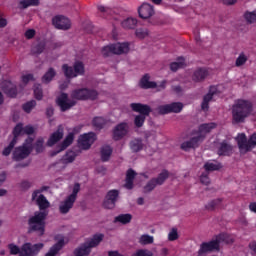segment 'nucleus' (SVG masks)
<instances>
[{
  "label": "nucleus",
  "mask_w": 256,
  "mask_h": 256,
  "mask_svg": "<svg viewBox=\"0 0 256 256\" xmlns=\"http://www.w3.org/2000/svg\"><path fill=\"white\" fill-rule=\"evenodd\" d=\"M98 93L95 90H89L87 88L76 89L72 92V100L69 99L67 94L62 93L58 96L56 103L60 106L61 111H67L71 107L75 106L77 101H85L87 99L94 100L97 97Z\"/></svg>",
  "instance_id": "obj_1"
},
{
  "label": "nucleus",
  "mask_w": 256,
  "mask_h": 256,
  "mask_svg": "<svg viewBox=\"0 0 256 256\" xmlns=\"http://www.w3.org/2000/svg\"><path fill=\"white\" fill-rule=\"evenodd\" d=\"M253 113V103L249 100L238 99L232 106L233 123H245V119Z\"/></svg>",
  "instance_id": "obj_2"
},
{
  "label": "nucleus",
  "mask_w": 256,
  "mask_h": 256,
  "mask_svg": "<svg viewBox=\"0 0 256 256\" xmlns=\"http://www.w3.org/2000/svg\"><path fill=\"white\" fill-rule=\"evenodd\" d=\"M49 215V211H36L28 219V226L30 231H36L38 235H45V220Z\"/></svg>",
  "instance_id": "obj_3"
},
{
  "label": "nucleus",
  "mask_w": 256,
  "mask_h": 256,
  "mask_svg": "<svg viewBox=\"0 0 256 256\" xmlns=\"http://www.w3.org/2000/svg\"><path fill=\"white\" fill-rule=\"evenodd\" d=\"M13 133L14 138L11 140L9 145L5 146L2 150V155L4 157H9V155H11L13 148L17 145V137H21L22 135H33V133H35V128H33V126L23 127V124H18L14 128Z\"/></svg>",
  "instance_id": "obj_4"
},
{
  "label": "nucleus",
  "mask_w": 256,
  "mask_h": 256,
  "mask_svg": "<svg viewBox=\"0 0 256 256\" xmlns=\"http://www.w3.org/2000/svg\"><path fill=\"white\" fill-rule=\"evenodd\" d=\"M70 194L60 202L59 211L62 215H67L72 209L73 205H75V201H77V194L81 191V185L79 183H75L70 186Z\"/></svg>",
  "instance_id": "obj_5"
},
{
  "label": "nucleus",
  "mask_w": 256,
  "mask_h": 256,
  "mask_svg": "<svg viewBox=\"0 0 256 256\" xmlns=\"http://www.w3.org/2000/svg\"><path fill=\"white\" fill-rule=\"evenodd\" d=\"M235 141L237 142L240 153L245 155V153H249V151L256 147V132L253 133L248 140L245 133H240L235 138Z\"/></svg>",
  "instance_id": "obj_6"
},
{
  "label": "nucleus",
  "mask_w": 256,
  "mask_h": 256,
  "mask_svg": "<svg viewBox=\"0 0 256 256\" xmlns=\"http://www.w3.org/2000/svg\"><path fill=\"white\" fill-rule=\"evenodd\" d=\"M31 151H33V138L28 137L25 139L23 145L14 149L12 159L14 161H23V159H27L31 155Z\"/></svg>",
  "instance_id": "obj_7"
},
{
  "label": "nucleus",
  "mask_w": 256,
  "mask_h": 256,
  "mask_svg": "<svg viewBox=\"0 0 256 256\" xmlns=\"http://www.w3.org/2000/svg\"><path fill=\"white\" fill-rule=\"evenodd\" d=\"M130 49L131 48L129 47L128 42H118L115 44L104 46L101 49V55H103V57H109V55H123L125 53H129Z\"/></svg>",
  "instance_id": "obj_8"
},
{
  "label": "nucleus",
  "mask_w": 256,
  "mask_h": 256,
  "mask_svg": "<svg viewBox=\"0 0 256 256\" xmlns=\"http://www.w3.org/2000/svg\"><path fill=\"white\" fill-rule=\"evenodd\" d=\"M62 71L68 79H73L79 77V75H85V64L81 61H75L73 67L64 64L62 66Z\"/></svg>",
  "instance_id": "obj_9"
},
{
  "label": "nucleus",
  "mask_w": 256,
  "mask_h": 256,
  "mask_svg": "<svg viewBox=\"0 0 256 256\" xmlns=\"http://www.w3.org/2000/svg\"><path fill=\"white\" fill-rule=\"evenodd\" d=\"M221 239H223V236H216L211 241L202 243L198 251L199 256L204 255L205 253H212V251H219Z\"/></svg>",
  "instance_id": "obj_10"
},
{
  "label": "nucleus",
  "mask_w": 256,
  "mask_h": 256,
  "mask_svg": "<svg viewBox=\"0 0 256 256\" xmlns=\"http://www.w3.org/2000/svg\"><path fill=\"white\" fill-rule=\"evenodd\" d=\"M139 87H141V89H157V91H161L167 87V81H162L157 84L155 81H151L149 74H145L139 81Z\"/></svg>",
  "instance_id": "obj_11"
},
{
  "label": "nucleus",
  "mask_w": 256,
  "mask_h": 256,
  "mask_svg": "<svg viewBox=\"0 0 256 256\" xmlns=\"http://www.w3.org/2000/svg\"><path fill=\"white\" fill-rule=\"evenodd\" d=\"M169 179V172L167 170H163L157 178L151 179L144 187L145 193H149L150 191H153L155 187L158 185H163L165 181Z\"/></svg>",
  "instance_id": "obj_12"
},
{
  "label": "nucleus",
  "mask_w": 256,
  "mask_h": 256,
  "mask_svg": "<svg viewBox=\"0 0 256 256\" xmlns=\"http://www.w3.org/2000/svg\"><path fill=\"white\" fill-rule=\"evenodd\" d=\"M217 127V124L215 123H208V124H202L200 125L198 131L194 132V138L193 143H201L203 139H205V136L207 133H210L212 129H215Z\"/></svg>",
  "instance_id": "obj_13"
},
{
  "label": "nucleus",
  "mask_w": 256,
  "mask_h": 256,
  "mask_svg": "<svg viewBox=\"0 0 256 256\" xmlns=\"http://www.w3.org/2000/svg\"><path fill=\"white\" fill-rule=\"evenodd\" d=\"M43 243L31 244L25 243L20 249V256H35L43 249Z\"/></svg>",
  "instance_id": "obj_14"
},
{
  "label": "nucleus",
  "mask_w": 256,
  "mask_h": 256,
  "mask_svg": "<svg viewBox=\"0 0 256 256\" xmlns=\"http://www.w3.org/2000/svg\"><path fill=\"white\" fill-rule=\"evenodd\" d=\"M96 139L97 136L93 132L83 134L78 139V146L80 149L87 151V149H91V145L95 143Z\"/></svg>",
  "instance_id": "obj_15"
},
{
  "label": "nucleus",
  "mask_w": 256,
  "mask_h": 256,
  "mask_svg": "<svg viewBox=\"0 0 256 256\" xmlns=\"http://www.w3.org/2000/svg\"><path fill=\"white\" fill-rule=\"evenodd\" d=\"M32 201H35V203L38 205L40 209L39 211H47V209L51 207L49 200H47V198L41 194V191L39 190L32 193Z\"/></svg>",
  "instance_id": "obj_16"
},
{
  "label": "nucleus",
  "mask_w": 256,
  "mask_h": 256,
  "mask_svg": "<svg viewBox=\"0 0 256 256\" xmlns=\"http://www.w3.org/2000/svg\"><path fill=\"white\" fill-rule=\"evenodd\" d=\"M52 25L56 27V29H61L62 31H68L71 29V20L65 16H55L52 19Z\"/></svg>",
  "instance_id": "obj_17"
},
{
  "label": "nucleus",
  "mask_w": 256,
  "mask_h": 256,
  "mask_svg": "<svg viewBox=\"0 0 256 256\" xmlns=\"http://www.w3.org/2000/svg\"><path fill=\"white\" fill-rule=\"evenodd\" d=\"M127 133H129V124L122 122L116 125L113 129V139H115V141H119L123 139Z\"/></svg>",
  "instance_id": "obj_18"
},
{
  "label": "nucleus",
  "mask_w": 256,
  "mask_h": 256,
  "mask_svg": "<svg viewBox=\"0 0 256 256\" xmlns=\"http://www.w3.org/2000/svg\"><path fill=\"white\" fill-rule=\"evenodd\" d=\"M55 241L56 244L50 248L45 256H55L61 249H63V246L65 245V237H63L61 234H58L55 236Z\"/></svg>",
  "instance_id": "obj_19"
},
{
  "label": "nucleus",
  "mask_w": 256,
  "mask_h": 256,
  "mask_svg": "<svg viewBox=\"0 0 256 256\" xmlns=\"http://www.w3.org/2000/svg\"><path fill=\"white\" fill-rule=\"evenodd\" d=\"M75 139L74 134L72 132H70L65 139L63 140V142L61 144H59L56 148V151L51 152V157H55V155L61 153V151H65V149H67V147H69L70 145L73 144V140Z\"/></svg>",
  "instance_id": "obj_20"
},
{
  "label": "nucleus",
  "mask_w": 256,
  "mask_h": 256,
  "mask_svg": "<svg viewBox=\"0 0 256 256\" xmlns=\"http://www.w3.org/2000/svg\"><path fill=\"white\" fill-rule=\"evenodd\" d=\"M77 158V154L73 151H68L66 154L61 158V160L55 164V167H61V169H65L66 165L73 163Z\"/></svg>",
  "instance_id": "obj_21"
},
{
  "label": "nucleus",
  "mask_w": 256,
  "mask_h": 256,
  "mask_svg": "<svg viewBox=\"0 0 256 256\" xmlns=\"http://www.w3.org/2000/svg\"><path fill=\"white\" fill-rule=\"evenodd\" d=\"M138 13L141 19H150V17H153V15H155V10L150 4L144 3L139 7Z\"/></svg>",
  "instance_id": "obj_22"
},
{
  "label": "nucleus",
  "mask_w": 256,
  "mask_h": 256,
  "mask_svg": "<svg viewBox=\"0 0 256 256\" xmlns=\"http://www.w3.org/2000/svg\"><path fill=\"white\" fill-rule=\"evenodd\" d=\"M63 126H60L57 131L53 132L50 137L48 138L47 141V146L48 147H53V145H57L63 139Z\"/></svg>",
  "instance_id": "obj_23"
},
{
  "label": "nucleus",
  "mask_w": 256,
  "mask_h": 256,
  "mask_svg": "<svg viewBox=\"0 0 256 256\" xmlns=\"http://www.w3.org/2000/svg\"><path fill=\"white\" fill-rule=\"evenodd\" d=\"M2 90L8 97H17V85L11 81H4L2 83Z\"/></svg>",
  "instance_id": "obj_24"
},
{
  "label": "nucleus",
  "mask_w": 256,
  "mask_h": 256,
  "mask_svg": "<svg viewBox=\"0 0 256 256\" xmlns=\"http://www.w3.org/2000/svg\"><path fill=\"white\" fill-rule=\"evenodd\" d=\"M217 93V86L210 87L209 93L204 96L203 102H202V110L208 111L209 110V102L213 101V95H216Z\"/></svg>",
  "instance_id": "obj_25"
},
{
  "label": "nucleus",
  "mask_w": 256,
  "mask_h": 256,
  "mask_svg": "<svg viewBox=\"0 0 256 256\" xmlns=\"http://www.w3.org/2000/svg\"><path fill=\"white\" fill-rule=\"evenodd\" d=\"M130 107L132 111L140 113V115H149V113H151V108L141 103H132L130 104Z\"/></svg>",
  "instance_id": "obj_26"
},
{
  "label": "nucleus",
  "mask_w": 256,
  "mask_h": 256,
  "mask_svg": "<svg viewBox=\"0 0 256 256\" xmlns=\"http://www.w3.org/2000/svg\"><path fill=\"white\" fill-rule=\"evenodd\" d=\"M91 253V248L86 242L82 243L74 250L75 256H87Z\"/></svg>",
  "instance_id": "obj_27"
},
{
  "label": "nucleus",
  "mask_w": 256,
  "mask_h": 256,
  "mask_svg": "<svg viewBox=\"0 0 256 256\" xmlns=\"http://www.w3.org/2000/svg\"><path fill=\"white\" fill-rule=\"evenodd\" d=\"M233 151V146L227 141H223L218 145V155H231Z\"/></svg>",
  "instance_id": "obj_28"
},
{
  "label": "nucleus",
  "mask_w": 256,
  "mask_h": 256,
  "mask_svg": "<svg viewBox=\"0 0 256 256\" xmlns=\"http://www.w3.org/2000/svg\"><path fill=\"white\" fill-rule=\"evenodd\" d=\"M104 237L105 236L103 234H95L90 239H88L86 243L88 246H90V249H93V247H97L101 241H103Z\"/></svg>",
  "instance_id": "obj_29"
},
{
  "label": "nucleus",
  "mask_w": 256,
  "mask_h": 256,
  "mask_svg": "<svg viewBox=\"0 0 256 256\" xmlns=\"http://www.w3.org/2000/svg\"><path fill=\"white\" fill-rule=\"evenodd\" d=\"M209 77V70L205 68H200L194 73V81H203Z\"/></svg>",
  "instance_id": "obj_30"
},
{
  "label": "nucleus",
  "mask_w": 256,
  "mask_h": 256,
  "mask_svg": "<svg viewBox=\"0 0 256 256\" xmlns=\"http://www.w3.org/2000/svg\"><path fill=\"white\" fill-rule=\"evenodd\" d=\"M222 167L223 166L221 165V163L217 161H209L206 162L204 165L206 173H209L210 171H219V169H222Z\"/></svg>",
  "instance_id": "obj_31"
},
{
  "label": "nucleus",
  "mask_w": 256,
  "mask_h": 256,
  "mask_svg": "<svg viewBox=\"0 0 256 256\" xmlns=\"http://www.w3.org/2000/svg\"><path fill=\"white\" fill-rule=\"evenodd\" d=\"M138 243L140 245H153V243H155V237H153L149 234H142L138 238Z\"/></svg>",
  "instance_id": "obj_32"
},
{
  "label": "nucleus",
  "mask_w": 256,
  "mask_h": 256,
  "mask_svg": "<svg viewBox=\"0 0 256 256\" xmlns=\"http://www.w3.org/2000/svg\"><path fill=\"white\" fill-rule=\"evenodd\" d=\"M136 175L135 171L131 169L127 171L125 183L126 189H133V179H135Z\"/></svg>",
  "instance_id": "obj_33"
},
{
  "label": "nucleus",
  "mask_w": 256,
  "mask_h": 256,
  "mask_svg": "<svg viewBox=\"0 0 256 256\" xmlns=\"http://www.w3.org/2000/svg\"><path fill=\"white\" fill-rule=\"evenodd\" d=\"M131 219H133V216H131V214H120L115 217L114 221L115 223L127 225V223H131Z\"/></svg>",
  "instance_id": "obj_34"
},
{
  "label": "nucleus",
  "mask_w": 256,
  "mask_h": 256,
  "mask_svg": "<svg viewBox=\"0 0 256 256\" xmlns=\"http://www.w3.org/2000/svg\"><path fill=\"white\" fill-rule=\"evenodd\" d=\"M186 65L185 58H179L176 62L170 64V69L171 71H179V69H183Z\"/></svg>",
  "instance_id": "obj_35"
},
{
  "label": "nucleus",
  "mask_w": 256,
  "mask_h": 256,
  "mask_svg": "<svg viewBox=\"0 0 256 256\" xmlns=\"http://www.w3.org/2000/svg\"><path fill=\"white\" fill-rule=\"evenodd\" d=\"M243 19L246 21V23H249L250 25H253V23H256V12H255V10L244 12Z\"/></svg>",
  "instance_id": "obj_36"
},
{
  "label": "nucleus",
  "mask_w": 256,
  "mask_h": 256,
  "mask_svg": "<svg viewBox=\"0 0 256 256\" xmlns=\"http://www.w3.org/2000/svg\"><path fill=\"white\" fill-rule=\"evenodd\" d=\"M39 5V0H20V9H27V7H37Z\"/></svg>",
  "instance_id": "obj_37"
},
{
  "label": "nucleus",
  "mask_w": 256,
  "mask_h": 256,
  "mask_svg": "<svg viewBox=\"0 0 256 256\" xmlns=\"http://www.w3.org/2000/svg\"><path fill=\"white\" fill-rule=\"evenodd\" d=\"M130 148L132 151H134V153L141 151V149H143V141L140 139L132 140L130 143Z\"/></svg>",
  "instance_id": "obj_38"
},
{
  "label": "nucleus",
  "mask_w": 256,
  "mask_h": 256,
  "mask_svg": "<svg viewBox=\"0 0 256 256\" xmlns=\"http://www.w3.org/2000/svg\"><path fill=\"white\" fill-rule=\"evenodd\" d=\"M137 26V19L135 18H127L122 22V27L124 29H135Z\"/></svg>",
  "instance_id": "obj_39"
},
{
  "label": "nucleus",
  "mask_w": 256,
  "mask_h": 256,
  "mask_svg": "<svg viewBox=\"0 0 256 256\" xmlns=\"http://www.w3.org/2000/svg\"><path fill=\"white\" fill-rule=\"evenodd\" d=\"M113 150L109 146H104L101 149V159L102 161H109Z\"/></svg>",
  "instance_id": "obj_40"
},
{
  "label": "nucleus",
  "mask_w": 256,
  "mask_h": 256,
  "mask_svg": "<svg viewBox=\"0 0 256 256\" xmlns=\"http://www.w3.org/2000/svg\"><path fill=\"white\" fill-rule=\"evenodd\" d=\"M34 149H35L36 153H43V151L45 150V139L43 137H39L36 140Z\"/></svg>",
  "instance_id": "obj_41"
},
{
  "label": "nucleus",
  "mask_w": 256,
  "mask_h": 256,
  "mask_svg": "<svg viewBox=\"0 0 256 256\" xmlns=\"http://www.w3.org/2000/svg\"><path fill=\"white\" fill-rule=\"evenodd\" d=\"M56 72L53 68H50L42 77L43 83H50V81H53V77H55Z\"/></svg>",
  "instance_id": "obj_42"
},
{
  "label": "nucleus",
  "mask_w": 256,
  "mask_h": 256,
  "mask_svg": "<svg viewBox=\"0 0 256 256\" xmlns=\"http://www.w3.org/2000/svg\"><path fill=\"white\" fill-rule=\"evenodd\" d=\"M183 103L181 102H174L170 104V113H181L183 111Z\"/></svg>",
  "instance_id": "obj_43"
},
{
  "label": "nucleus",
  "mask_w": 256,
  "mask_h": 256,
  "mask_svg": "<svg viewBox=\"0 0 256 256\" xmlns=\"http://www.w3.org/2000/svg\"><path fill=\"white\" fill-rule=\"evenodd\" d=\"M179 239V229L173 227L168 232V241H177Z\"/></svg>",
  "instance_id": "obj_44"
},
{
  "label": "nucleus",
  "mask_w": 256,
  "mask_h": 256,
  "mask_svg": "<svg viewBox=\"0 0 256 256\" xmlns=\"http://www.w3.org/2000/svg\"><path fill=\"white\" fill-rule=\"evenodd\" d=\"M156 111L160 115H167V114L171 113V106H170V104H163V105L158 106Z\"/></svg>",
  "instance_id": "obj_45"
},
{
  "label": "nucleus",
  "mask_w": 256,
  "mask_h": 256,
  "mask_svg": "<svg viewBox=\"0 0 256 256\" xmlns=\"http://www.w3.org/2000/svg\"><path fill=\"white\" fill-rule=\"evenodd\" d=\"M135 35L138 39H146V37H149V30L147 28H138Z\"/></svg>",
  "instance_id": "obj_46"
},
{
  "label": "nucleus",
  "mask_w": 256,
  "mask_h": 256,
  "mask_svg": "<svg viewBox=\"0 0 256 256\" xmlns=\"http://www.w3.org/2000/svg\"><path fill=\"white\" fill-rule=\"evenodd\" d=\"M35 105H37V102L34 100L28 101L23 105V111H25V113H31V111L35 109Z\"/></svg>",
  "instance_id": "obj_47"
},
{
  "label": "nucleus",
  "mask_w": 256,
  "mask_h": 256,
  "mask_svg": "<svg viewBox=\"0 0 256 256\" xmlns=\"http://www.w3.org/2000/svg\"><path fill=\"white\" fill-rule=\"evenodd\" d=\"M106 198H108L110 201H114V203H117V199H119V190H110Z\"/></svg>",
  "instance_id": "obj_48"
},
{
  "label": "nucleus",
  "mask_w": 256,
  "mask_h": 256,
  "mask_svg": "<svg viewBox=\"0 0 256 256\" xmlns=\"http://www.w3.org/2000/svg\"><path fill=\"white\" fill-rule=\"evenodd\" d=\"M149 114H140L137 115L134 119V123L136 127H143V124L145 123V117H147Z\"/></svg>",
  "instance_id": "obj_49"
},
{
  "label": "nucleus",
  "mask_w": 256,
  "mask_h": 256,
  "mask_svg": "<svg viewBox=\"0 0 256 256\" xmlns=\"http://www.w3.org/2000/svg\"><path fill=\"white\" fill-rule=\"evenodd\" d=\"M247 59V55H245V53H241L236 59V67H242V65H245V63H247Z\"/></svg>",
  "instance_id": "obj_50"
},
{
  "label": "nucleus",
  "mask_w": 256,
  "mask_h": 256,
  "mask_svg": "<svg viewBox=\"0 0 256 256\" xmlns=\"http://www.w3.org/2000/svg\"><path fill=\"white\" fill-rule=\"evenodd\" d=\"M218 237H222L221 243H226L227 245L235 241V238L228 234H219Z\"/></svg>",
  "instance_id": "obj_51"
},
{
  "label": "nucleus",
  "mask_w": 256,
  "mask_h": 256,
  "mask_svg": "<svg viewBox=\"0 0 256 256\" xmlns=\"http://www.w3.org/2000/svg\"><path fill=\"white\" fill-rule=\"evenodd\" d=\"M193 147V138L190 136L189 137V140L187 141H184L182 144H181V149L183 151H190V149Z\"/></svg>",
  "instance_id": "obj_52"
},
{
  "label": "nucleus",
  "mask_w": 256,
  "mask_h": 256,
  "mask_svg": "<svg viewBox=\"0 0 256 256\" xmlns=\"http://www.w3.org/2000/svg\"><path fill=\"white\" fill-rule=\"evenodd\" d=\"M8 249L10 251V255L21 256V249L19 248V246L15 245V244H9Z\"/></svg>",
  "instance_id": "obj_53"
},
{
  "label": "nucleus",
  "mask_w": 256,
  "mask_h": 256,
  "mask_svg": "<svg viewBox=\"0 0 256 256\" xmlns=\"http://www.w3.org/2000/svg\"><path fill=\"white\" fill-rule=\"evenodd\" d=\"M93 125L98 129H101L105 125V119L103 117H96L93 120Z\"/></svg>",
  "instance_id": "obj_54"
},
{
  "label": "nucleus",
  "mask_w": 256,
  "mask_h": 256,
  "mask_svg": "<svg viewBox=\"0 0 256 256\" xmlns=\"http://www.w3.org/2000/svg\"><path fill=\"white\" fill-rule=\"evenodd\" d=\"M132 256H153V252L148 249H140L136 251Z\"/></svg>",
  "instance_id": "obj_55"
},
{
  "label": "nucleus",
  "mask_w": 256,
  "mask_h": 256,
  "mask_svg": "<svg viewBox=\"0 0 256 256\" xmlns=\"http://www.w3.org/2000/svg\"><path fill=\"white\" fill-rule=\"evenodd\" d=\"M34 97L38 99V101H41L43 99V90H41V86L37 85L34 88Z\"/></svg>",
  "instance_id": "obj_56"
},
{
  "label": "nucleus",
  "mask_w": 256,
  "mask_h": 256,
  "mask_svg": "<svg viewBox=\"0 0 256 256\" xmlns=\"http://www.w3.org/2000/svg\"><path fill=\"white\" fill-rule=\"evenodd\" d=\"M33 81V75L23 74L21 77V85H27V83Z\"/></svg>",
  "instance_id": "obj_57"
},
{
  "label": "nucleus",
  "mask_w": 256,
  "mask_h": 256,
  "mask_svg": "<svg viewBox=\"0 0 256 256\" xmlns=\"http://www.w3.org/2000/svg\"><path fill=\"white\" fill-rule=\"evenodd\" d=\"M105 209H114L115 208V202L113 200L108 199L105 197L104 203H103Z\"/></svg>",
  "instance_id": "obj_58"
},
{
  "label": "nucleus",
  "mask_w": 256,
  "mask_h": 256,
  "mask_svg": "<svg viewBox=\"0 0 256 256\" xmlns=\"http://www.w3.org/2000/svg\"><path fill=\"white\" fill-rule=\"evenodd\" d=\"M200 181L203 185H209L211 183V180L209 179L207 173H204L200 176Z\"/></svg>",
  "instance_id": "obj_59"
},
{
  "label": "nucleus",
  "mask_w": 256,
  "mask_h": 256,
  "mask_svg": "<svg viewBox=\"0 0 256 256\" xmlns=\"http://www.w3.org/2000/svg\"><path fill=\"white\" fill-rule=\"evenodd\" d=\"M218 205H221V199L213 200L207 205V209H215V207H218Z\"/></svg>",
  "instance_id": "obj_60"
},
{
  "label": "nucleus",
  "mask_w": 256,
  "mask_h": 256,
  "mask_svg": "<svg viewBox=\"0 0 256 256\" xmlns=\"http://www.w3.org/2000/svg\"><path fill=\"white\" fill-rule=\"evenodd\" d=\"M26 39H33L35 37V30L34 29H28L25 32Z\"/></svg>",
  "instance_id": "obj_61"
},
{
  "label": "nucleus",
  "mask_w": 256,
  "mask_h": 256,
  "mask_svg": "<svg viewBox=\"0 0 256 256\" xmlns=\"http://www.w3.org/2000/svg\"><path fill=\"white\" fill-rule=\"evenodd\" d=\"M249 249H250V251L253 253V255H256V242L254 241V242H251L250 244H249Z\"/></svg>",
  "instance_id": "obj_62"
},
{
  "label": "nucleus",
  "mask_w": 256,
  "mask_h": 256,
  "mask_svg": "<svg viewBox=\"0 0 256 256\" xmlns=\"http://www.w3.org/2000/svg\"><path fill=\"white\" fill-rule=\"evenodd\" d=\"M108 256H123V254H121L117 250H112V251H108Z\"/></svg>",
  "instance_id": "obj_63"
},
{
  "label": "nucleus",
  "mask_w": 256,
  "mask_h": 256,
  "mask_svg": "<svg viewBox=\"0 0 256 256\" xmlns=\"http://www.w3.org/2000/svg\"><path fill=\"white\" fill-rule=\"evenodd\" d=\"M249 210L252 212V213H256V202H251L249 204Z\"/></svg>",
  "instance_id": "obj_64"
}]
</instances>
